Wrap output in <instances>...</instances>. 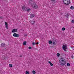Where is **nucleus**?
Instances as JSON below:
<instances>
[{
  "label": "nucleus",
  "mask_w": 74,
  "mask_h": 74,
  "mask_svg": "<svg viewBox=\"0 0 74 74\" xmlns=\"http://www.w3.org/2000/svg\"><path fill=\"white\" fill-rule=\"evenodd\" d=\"M59 62L61 66H65L66 65L65 60L63 58H61L60 59Z\"/></svg>",
  "instance_id": "obj_1"
},
{
  "label": "nucleus",
  "mask_w": 74,
  "mask_h": 74,
  "mask_svg": "<svg viewBox=\"0 0 74 74\" xmlns=\"http://www.w3.org/2000/svg\"><path fill=\"white\" fill-rule=\"evenodd\" d=\"M28 8L26 6H22V9L24 11H29L30 10V9H27Z\"/></svg>",
  "instance_id": "obj_2"
},
{
  "label": "nucleus",
  "mask_w": 74,
  "mask_h": 74,
  "mask_svg": "<svg viewBox=\"0 0 74 74\" xmlns=\"http://www.w3.org/2000/svg\"><path fill=\"white\" fill-rule=\"evenodd\" d=\"M31 5L32 7L34 8L37 9L38 8V6L37 5V4L35 3H32Z\"/></svg>",
  "instance_id": "obj_3"
},
{
  "label": "nucleus",
  "mask_w": 74,
  "mask_h": 74,
  "mask_svg": "<svg viewBox=\"0 0 74 74\" xmlns=\"http://www.w3.org/2000/svg\"><path fill=\"white\" fill-rule=\"evenodd\" d=\"M63 2L65 4L69 5V4H70V0H63Z\"/></svg>",
  "instance_id": "obj_4"
},
{
  "label": "nucleus",
  "mask_w": 74,
  "mask_h": 74,
  "mask_svg": "<svg viewBox=\"0 0 74 74\" xmlns=\"http://www.w3.org/2000/svg\"><path fill=\"white\" fill-rule=\"evenodd\" d=\"M62 49L64 50L65 52L66 51V49H67V46L66 45H63L62 47Z\"/></svg>",
  "instance_id": "obj_5"
},
{
  "label": "nucleus",
  "mask_w": 74,
  "mask_h": 74,
  "mask_svg": "<svg viewBox=\"0 0 74 74\" xmlns=\"http://www.w3.org/2000/svg\"><path fill=\"white\" fill-rule=\"evenodd\" d=\"M14 37H18L19 36V35L18 34H16V33H15L13 34Z\"/></svg>",
  "instance_id": "obj_6"
},
{
  "label": "nucleus",
  "mask_w": 74,
  "mask_h": 74,
  "mask_svg": "<svg viewBox=\"0 0 74 74\" xmlns=\"http://www.w3.org/2000/svg\"><path fill=\"white\" fill-rule=\"evenodd\" d=\"M17 31V29H14L12 30V33H15V32H16Z\"/></svg>",
  "instance_id": "obj_7"
},
{
  "label": "nucleus",
  "mask_w": 74,
  "mask_h": 74,
  "mask_svg": "<svg viewBox=\"0 0 74 74\" xmlns=\"http://www.w3.org/2000/svg\"><path fill=\"white\" fill-rule=\"evenodd\" d=\"M1 47H4V46H5V44L4 43H1Z\"/></svg>",
  "instance_id": "obj_8"
},
{
  "label": "nucleus",
  "mask_w": 74,
  "mask_h": 74,
  "mask_svg": "<svg viewBox=\"0 0 74 74\" xmlns=\"http://www.w3.org/2000/svg\"><path fill=\"white\" fill-rule=\"evenodd\" d=\"M30 22L32 25H34V22H35V21H34V20H33L32 21H30Z\"/></svg>",
  "instance_id": "obj_9"
},
{
  "label": "nucleus",
  "mask_w": 74,
  "mask_h": 74,
  "mask_svg": "<svg viewBox=\"0 0 74 74\" xmlns=\"http://www.w3.org/2000/svg\"><path fill=\"white\" fill-rule=\"evenodd\" d=\"M5 23V27H6V28H7V29H8V24H7V23L6 22Z\"/></svg>",
  "instance_id": "obj_10"
},
{
  "label": "nucleus",
  "mask_w": 74,
  "mask_h": 74,
  "mask_svg": "<svg viewBox=\"0 0 74 74\" xmlns=\"http://www.w3.org/2000/svg\"><path fill=\"white\" fill-rule=\"evenodd\" d=\"M34 16V15L33 14H30L31 18H33Z\"/></svg>",
  "instance_id": "obj_11"
},
{
  "label": "nucleus",
  "mask_w": 74,
  "mask_h": 74,
  "mask_svg": "<svg viewBox=\"0 0 74 74\" xmlns=\"http://www.w3.org/2000/svg\"><path fill=\"white\" fill-rule=\"evenodd\" d=\"M49 63L51 66H53V64H52V63H51V62L49 61Z\"/></svg>",
  "instance_id": "obj_12"
},
{
  "label": "nucleus",
  "mask_w": 74,
  "mask_h": 74,
  "mask_svg": "<svg viewBox=\"0 0 74 74\" xmlns=\"http://www.w3.org/2000/svg\"><path fill=\"white\" fill-rule=\"evenodd\" d=\"M26 44V41H24L23 42V45H25Z\"/></svg>",
  "instance_id": "obj_13"
},
{
  "label": "nucleus",
  "mask_w": 74,
  "mask_h": 74,
  "mask_svg": "<svg viewBox=\"0 0 74 74\" xmlns=\"http://www.w3.org/2000/svg\"><path fill=\"white\" fill-rule=\"evenodd\" d=\"M52 43V42L51 40H49V44H51Z\"/></svg>",
  "instance_id": "obj_14"
},
{
  "label": "nucleus",
  "mask_w": 74,
  "mask_h": 74,
  "mask_svg": "<svg viewBox=\"0 0 74 74\" xmlns=\"http://www.w3.org/2000/svg\"><path fill=\"white\" fill-rule=\"evenodd\" d=\"M25 74H29V71H26L25 72Z\"/></svg>",
  "instance_id": "obj_15"
},
{
  "label": "nucleus",
  "mask_w": 74,
  "mask_h": 74,
  "mask_svg": "<svg viewBox=\"0 0 74 74\" xmlns=\"http://www.w3.org/2000/svg\"><path fill=\"white\" fill-rule=\"evenodd\" d=\"M65 29H66V28H65L64 27H63L62 28V31H64V30H65Z\"/></svg>",
  "instance_id": "obj_16"
},
{
  "label": "nucleus",
  "mask_w": 74,
  "mask_h": 74,
  "mask_svg": "<svg viewBox=\"0 0 74 74\" xmlns=\"http://www.w3.org/2000/svg\"><path fill=\"white\" fill-rule=\"evenodd\" d=\"M70 8L71 10H73V9H74V7L73 6H71L70 7Z\"/></svg>",
  "instance_id": "obj_17"
},
{
  "label": "nucleus",
  "mask_w": 74,
  "mask_h": 74,
  "mask_svg": "<svg viewBox=\"0 0 74 74\" xmlns=\"http://www.w3.org/2000/svg\"><path fill=\"white\" fill-rule=\"evenodd\" d=\"M9 66L10 67H12V64H9Z\"/></svg>",
  "instance_id": "obj_18"
},
{
  "label": "nucleus",
  "mask_w": 74,
  "mask_h": 74,
  "mask_svg": "<svg viewBox=\"0 0 74 74\" xmlns=\"http://www.w3.org/2000/svg\"><path fill=\"white\" fill-rule=\"evenodd\" d=\"M57 56H58V57H59V56H60V54H59V53H57Z\"/></svg>",
  "instance_id": "obj_19"
},
{
  "label": "nucleus",
  "mask_w": 74,
  "mask_h": 74,
  "mask_svg": "<svg viewBox=\"0 0 74 74\" xmlns=\"http://www.w3.org/2000/svg\"><path fill=\"white\" fill-rule=\"evenodd\" d=\"M32 73L33 74H36V71H32Z\"/></svg>",
  "instance_id": "obj_20"
},
{
  "label": "nucleus",
  "mask_w": 74,
  "mask_h": 74,
  "mask_svg": "<svg viewBox=\"0 0 74 74\" xmlns=\"http://www.w3.org/2000/svg\"><path fill=\"white\" fill-rule=\"evenodd\" d=\"M70 63H67V66H70Z\"/></svg>",
  "instance_id": "obj_21"
},
{
  "label": "nucleus",
  "mask_w": 74,
  "mask_h": 74,
  "mask_svg": "<svg viewBox=\"0 0 74 74\" xmlns=\"http://www.w3.org/2000/svg\"><path fill=\"white\" fill-rule=\"evenodd\" d=\"M53 45H55L56 44V43H55V41H54L53 42Z\"/></svg>",
  "instance_id": "obj_22"
},
{
  "label": "nucleus",
  "mask_w": 74,
  "mask_h": 74,
  "mask_svg": "<svg viewBox=\"0 0 74 74\" xmlns=\"http://www.w3.org/2000/svg\"><path fill=\"white\" fill-rule=\"evenodd\" d=\"M32 0H30L29 1V3H32Z\"/></svg>",
  "instance_id": "obj_23"
},
{
  "label": "nucleus",
  "mask_w": 74,
  "mask_h": 74,
  "mask_svg": "<svg viewBox=\"0 0 74 74\" xmlns=\"http://www.w3.org/2000/svg\"><path fill=\"white\" fill-rule=\"evenodd\" d=\"M71 22H72V23H74V20H72Z\"/></svg>",
  "instance_id": "obj_24"
},
{
  "label": "nucleus",
  "mask_w": 74,
  "mask_h": 74,
  "mask_svg": "<svg viewBox=\"0 0 74 74\" xmlns=\"http://www.w3.org/2000/svg\"><path fill=\"white\" fill-rule=\"evenodd\" d=\"M35 44H36V43L34 42H33L32 43V45H35Z\"/></svg>",
  "instance_id": "obj_25"
},
{
  "label": "nucleus",
  "mask_w": 74,
  "mask_h": 74,
  "mask_svg": "<svg viewBox=\"0 0 74 74\" xmlns=\"http://www.w3.org/2000/svg\"><path fill=\"white\" fill-rule=\"evenodd\" d=\"M65 16H67V18H68V16H69V15H68L67 14H66V15H65Z\"/></svg>",
  "instance_id": "obj_26"
},
{
  "label": "nucleus",
  "mask_w": 74,
  "mask_h": 74,
  "mask_svg": "<svg viewBox=\"0 0 74 74\" xmlns=\"http://www.w3.org/2000/svg\"><path fill=\"white\" fill-rule=\"evenodd\" d=\"M28 48H29V49H30L32 48V47H29Z\"/></svg>",
  "instance_id": "obj_27"
},
{
  "label": "nucleus",
  "mask_w": 74,
  "mask_h": 74,
  "mask_svg": "<svg viewBox=\"0 0 74 74\" xmlns=\"http://www.w3.org/2000/svg\"><path fill=\"white\" fill-rule=\"evenodd\" d=\"M0 19H3V18L2 17H0Z\"/></svg>",
  "instance_id": "obj_28"
},
{
  "label": "nucleus",
  "mask_w": 74,
  "mask_h": 74,
  "mask_svg": "<svg viewBox=\"0 0 74 74\" xmlns=\"http://www.w3.org/2000/svg\"><path fill=\"white\" fill-rule=\"evenodd\" d=\"M51 1H55V0H50Z\"/></svg>",
  "instance_id": "obj_29"
},
{
  "label": "nucleus",
  "mask_w": 74,
  "mask_h": 74,
  "mask_svg": "<svg viewBox=\"0 0 74 74\" xmlns=\"http://www.w3.org/2000/svg\"><path fill=\"white\" fill-rule=\"evenodd\" d=\"M36 44H38V42H37V43H36Z\"/></svg>",
  "instance_id": "obj_30"
},
{
  "label": "nucleus",
  "mask_w": 74,
  "mask_h": 74,
  "mask_svg": "<svg viewBox=\"0 0 74 74\" xmlns=\"http://www.w3.org/2000/svg\"><path fill=\"white\" fill-rule=\"evenodd\" d=\"M72 58H74V56H71Z\"/></svg>",
  "instance_id": "obj_31"
},
{
  "label": "nucleus",
  "mask_w": 74,
  "mask_h": 74,
  "mask_svg": "<svg viewBox=\"0 0 74 74\" xmlns=\"http://www.w3.org/2000/svg\"><path fill=\"white\" fill-rule=\"evenodd\" d=\"M20 57H22V56H20Z\"/></svg>",
  "instance_id": "obj_32"
},
{
  "label": "nucleus",
  "mask_w": 74,
  "mask_h": 74,
  "mask_svg": "<svg viewBox=\"0 0 74 74\" xmlns=\"http://www.w3.org/2000/svg\"><path fill=\"white\" fill-rule=\"evenodd\" d=\"M25 36H27V35H25Z\"/></svg>",
  "instance_id": "obj_33"
},
{
  "label": "nucleus",
  "mask_w": 74,
  "mask_h": 74,
  "mask_svg": "<svg viewBox=\"0 0 74 74\" xmlns=\"http://www.w3.org/2000/svg\"><path fill=\"white\" fill-rule=\"evenodd\" d=\"M73 50H74V49H73Z\"/></svg>",
  "instance_id": "obj_34"
}]
</instances>
